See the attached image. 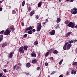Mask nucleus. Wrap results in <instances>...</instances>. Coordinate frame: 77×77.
Returning a JSON list of instances; mask_svg holds the SVG:
<instances>
[{
	"label": "nucleus",
	"mask_w": 77,
	"mask_h": 77,
	"mask_svg": "<svg viewBox=\"0 0 77 77\" xmlns=\"http://www.w3.org/2000/svg\"><path fill=\"white\" fill-rule=\"evenodd\" d=\"M5 32V31L4 30H2L0 32V34H3V33H4V32Z\"/></svg>",
	"instance_id": "36"
},
{
	"label": "nucleus",
	"mask_w": 77,
	"mask_h": 77,
	"mask_svg": "<svg viewBox=\"0 0 77 77\" xmlns=\"http://www.w3.org/2000/svg\"><path fill=\"white\" fill-rule=\"evenodd\" d=\"M68 47H71V46H72V45H71V44H69L68 45Z\"/></svg>",
	"instance_id": "43"
},
{
	"label": "nucleus",
	"mask_w": 77,
	"mask_h": 77,
	"mask_svg": "<svg viewBox=\"0 0 77 77\" xmlns=\"http://www.w3.org/2000/svg\"><path fill=\"white\" fill-rule=\"evenodd\" d=\"M73 65H76L77 66V62H74L73 63Z\"/></svg>",
	"instance_id": "33"
},
{
	"label": "nucleus",
	"mask_w": 77,
	"mask_h": 77,
	"mask_svg": "<svg viewBox=\"0 0 77 77\" xmlns=\"http://www.w3.org/2000/svg\"><path fill=\"white\" fill-rule=\"evenodd\" d=\"M69 44V43L68 42H67L65 43V45H68Z\"/></svg>",
	"instance_id": "45"
},
{
	"label": "nucleus",
	"mask_w": 77,
	"mask_h": 77,
	"mask_svg": "<svg viewBox=\"0 0 77 77\" xmlns=\"http://www.w3.org/2000/svg\"><path fill=\"white\" fill-rule=\"evenodd\" d=\"M48 64L47 63H46L45 64V66H48Z\"/></svg>",
	"instance_id": "47"
},
{
	"label": "nucleus",
	"mask_w": 77,
	"mask_h": 77,
	"mask_svg": "<svg viewBox=\"0 0 77 77\" xmlns=\"http://www.w3.org/2000/svg\"><path fill=\"white\" fill-rule=\"evenodd\" d=\"M21 24L22 26H24V23H22Z\"/></svg>",
	"instance_id": "50"
},
{
	"label": "nucleus",
	"mask_w": 77,
	"mask_h": 77,
	"mask_svg": "<svg viewBox=\"0 0 77 77\" xmlns=\"http://www.w3.org/2000/svg\"><path fill=\"white\" fill-rule=\"evenodd\" d=\"M55 30H54V29H53L52 30L51 32H49V34L51 35H54L55 34Z\"/></svg>",
	"instance_id": "7"
},
{
	"label": "nucleus",
	"mask_w": 77,
	"mask_h": 77,
	"mask_svg": "<svg viewBox=\"0 0 77 77\" xmlns=\"http://www.w3.org/2000/svg\"><path fill=\"white\" fill-rule=\"evenodd\" d=\"M37 70H39L40 69V67H38L37 68Z\"/></svg>",
	"instance_id": "49"
},
{
	"label": "nucleus",
	"mask_w": 77,
	"mask_h": 77,
	"mask_svg": "<svg viewBox=\"0 0 77 77\" xmlns=\"http://www.w3.org/2000/svg\"><path fill=\"white\" fill-rule=\"evenodd\" d=\"M6 45H7V43H3L2 45V47L3 48H4V47H6Z\"/></svg>",
	"instance_id": "21"
},
{
	"label": "nucleus",
	"mask_w": 77,
	"mask_h": 77,
	"mask_svg": "<svg viewBox=\"0 0 77 77\" xmlns=\"http://www.w3.org/2000/svg\"><path fill=\"white\" fill-rule=\"evenodd\" d=\"M25 5V1H24L22 3V6L23 7L24 6V5Z\"/></svg>",
	"instance_id": "25"
},
{
	"label": "nucleus",
	"mask_w": 77,
	"mask_h": 77,
	"mask_svg": "<svg viewBox=\"0 0 77 77\" xmlns=\"http://www.w3.org/2000/svg\"><path fill=\"white\" fill-rule=\"evenodd\" d=\"M63 62V59L61 60L59 62V65H60Z\"/></svg>",
	"instance_id": "27"
},
{
	"label": "nucleus",
	"mask_w": 77,
	"mask_h": 77,
	"mask_svg": "<svg viewBox=\"0 0 77 77\" xmlns=\"http://www.w3.org/2000/svg\"><path fill=\"white\" fill-rule=\"evenodd\" d=\"M7 64L8 65V64H9V61H7Z\"/></svg>",
	"instance_id": "59"
},
{
	"label": "nucleus",
	"mask_w": 77,
	"mask_h": 77,
	"mask_svg": "<svg viewBox=\"0 0 77 77\" xmlns=\"http://www.w3.org/2000/svg\"><path fill=\"white\" fill-rule=\"evenodd\" d=\"M37 24H38V25L37 26V32H39V31L41 30V29L42 28L41 24L38 23H37Z\"/></svg>",
	"instance_id": "3"
},
{
	"label": "nucleus",
	"mask_w": 77,
	"mask_h": 77,
	"mask_svg": "<svg viewBox=\"0 0 77 77\" xmlns=\"http://www.w3.org/2000/svg\"><path fill=\"white\" fill-rule=\"evenodd\" d=\"M59 2H61V0H59Z\"/></svg>",
	"instance_id": "64"
},
{
	"label": "nucleus",
	"mask_w": 77,
	"mask_h": 77,
	"mask_svg": "<svg viewBox=\"0 0 77 77\" xmlns=\"http://www.w3.org/2000/svg\"><path fill=\"white\" fill-rule=\"evenodd\" d=\"M65 24H68L69 23V21L67 20L65 22Z\"/></svg>",
	"instance_id": "35"
},
{
	"label": "nucleus",
	"mask_w": 77,
	"mask_h": 77,
	"mask_svg": "<svg viewBox=\"0 0 77 77\" xmlns=\"http://www.w3.org/2000/svg\"><path fill=\"white\" fill-rule=\"evenodd\" d=\"M2 3V1H0V4H1V3Z\"/></svg>",
	"instance_id": "62"
},
{
	"label": "nucleus",
	"mask_w": 77,
	"mask_h": 77,
	"mask_svg": "<svg viewBox=\"0 0 77 77\" xmlns=\"http://www.w3.org/2000/svg\"><path fill=\"white\" fill-rule=\"evenodd\" d=\"M18 51L19 53H24V51L23 49V46H22L19 48Z\"/></svg>",
	"instance_id": "5"
},
{
	"label": "nucleus",
	"mask_w": 77,
	"mask_h": 77,
	"mask_svg": "<svg viewBox=\"0 0 77 77\" xmlns=\"http://www.w3.org/2000/svg\"><path fill=\"white\" fill-rule=\"evenodd\" d=\"M27 34H25L23 36V38H26V37H27Z\"/></svg>",
	"instance_id": "37"
},
{
	"label": "nucleus",
	"mask_w": 77,
	"mask_h": 77,
	"mask_svg": "<svg viewBox=\"0 0 77 77\" xmlns=\"http://www.w3.org/2000/svg\"><path fill=\"white\" fill-rule=\"evenodd\" d=\"M70 12L72 14L75 15L77 14V9L76 8H74L71 10Z\"/></svg>",
	"instance_id": "1"
},
{
	"label": "nucleus",
	"mask_w": 77,
	"mask_h": 77,
	"mask_svg": "<svg viewBox=\"0 0 77 77\" xmlns=\"http://www.w3.org/2000/svg\"><path fill=\"white\" fill-rule=\"evenodd\" d=\"M32 31L33 32H35V31H36V30H35V29H32Z\"/></svg>",
	"instance_id": "46"
},
{
	"label": "nucleus",
	"mask_w": 77,
	"mask_h": 77,
	"mask_svg": "<svg viewBox=\"0 0 77 77\" xmlns=\"http://www.w3.org/2000/svg\"><path fill=\"white\" fill-rule=\"evenodd\" d=\"M59 77H63V75H60Z\"/></svg>",
	"instance_id": "56"
},
{
	"label": "nucleus",
	"mask_w": 77,
	"mask_h": 77,
	"mask_svg": "<svg viewBox=\"0 0 77 77\" xmlns=\"http://www.w3.org/2000/svg\"><path fill=\"white\" fill-rule=\"evenodd\" d=\"M74 42H77V40H74Z\"/></svg>",
	"instance_id": "55"
},
{
	"label": "nucleus",
	"mask_w": 77,
	"mask_h": 77,
	"mask_svg": "<svg viewBox=\"0 0 77 77\" xmlns=\"http://www.w3.org/2000/svg\"><path fill=\"white\" fill-rule=\"evenodd\" d=\"M32 63H37V60L36 59L33 60L32 61Z\"/></svg>",
	"instance_id": "16"
},
{
	"label": "nucleus",
	"mask_w": 77,
	"mask_h": 77,
	"mask_svg": "<svg viewBox=\"0 0 77 77\" xmlns=\"http://www.w3.org/2000/svg\"><path fill=\"white\" fill-rule=\"evenodd\" d=\"M67 49H69V48H70V47H69V46H67Z\"/></svg>",
	"instance_id": "53"
},
{
	"label": "nucleus",
	"mask_w": 77,
	"mask_h": 77,
	"mask_svg": "<svg viewBox=\"0 0 77 77\" xmlns=\"http://www.w3.org/2000/svg\"><path fill=\"white\" fill-rule=\"evenodd\" d=\"M59 27V24H57V26L56 27V29H58V28Z\"/></svg>",
	"instance_id": "34"
},
{
	"label": "nucleus",
	"mask_w": 77,
	"mask_h": 77,
	"mask_svg": "<svg viewBox=\"0 0 77 77\" xmlns=\"http://www.w3.org/2000/svg\"><path fill=\"white\" fill-rule=\"evenodd\" d=\"M19 67L20 66H17V64H16L13 67V69L14 70H15V69L16 70H18V69H19Z\"/></svg>",
	"instance_id": "6"
},
{
	"label": "nucleus",
	"mask_w": 77,
	"mask_h": 77,
	"mask_svg": "<svg viewBox=\"0 0 77 77\" xmlns=\"http://www.w3.org/2000/svg\"><path fill=\"white\" fill-rule=\"evenodd\" d=\"M11 32V30L9 29H7L6 31L4 32V35H9Z\"/></svg>",
	"instance_id": "4"
},
{
	"label": "nucleus",
	"mask_w": 77,
	"mask_h": 77,
	"mask_svg": "<svg viewBox=\"0 0 77 77\" xmlns=\"http://www.w3.org/2000/svg\"><path fill=\"white\" fill-rule=\"evenodd\" d=\"M0 38L1 39H3V35H0Z\"/></svg>",
	"instance_id": "42"
},
{
	"label": "nucleus",
	"mask_w": 77,
	"mask_h": 77,
	"mask_svg": "<svg viewBox=\"0 0 77 77\" xmlns=\"http://www.w3.org/2000/svg\"><path fill=\"white\" fill-rule=\"evenodd\" d=\"M2 11V8H0V12H1Z\"/></svg>",
	"instance_id": "52"
},
{
	"label": "nucleus",
	"mask_w": 77,
	"mask_h": 77,
	"mask_svg": "<svg viewBox=\"0 0 77 77\" xmlns=\"http://www.w3.org/2000/svg\"><path fill=\"white\" fill-rule=\"evenodd\" d=\"M4 72H7V70L6 69H4L3 70Z\"/></svg>",
	"instance_id": "44"
},
{
	"label": "nucleus",
	"mask_w": 77,
	"mask_h": 77,
	"mask_svg": "<svg viewBox=\"0 0 77 77\" xmlns=\"http://www.w3.org/2000/svg\"><path fill=\"white\" fill-rule=\"evenodd\" d=\"M29 30H27V28L26 29V30H25L24 33H27V31Z\"/></svg>",
	"instance_id": "48"
},
{
	"label": "nucleus",
	"mask_w": 77,
	"mask_h": 77,
	"mask_svg": "<svg viewBox=\"0 0 77 77\" xmlns=\"http://www.w3.org/2000/svg\"><path fill=\"white\" fill-rule=\"evenodd\" d=\"M75 26V24L74 23H72V22H70L69 24L67 25V26L71 27V28H74Z\"/></svg>",
	"instance_id": "2"
},
{
	"label": "nucleus",
	"mask_w": 77,
	"mask_h": 77,
	"mask_svg": "<svg viewBox=\"0 0 77 77\" xmlns=\"http://www.w3.org/2000/svg\"><path fill=\"white\" fill-rule=\"evenodd\" d=\"M49 59H50V60H53V57H50V58H49Z\"/></svg>",
	"instance_id": "41"
},
{
	"label": "nucleus",
	"mask_w": 77,
	"mask_h": 77,
	"mask_svg": "<svg viewBox=\"0 0 77 77\" xmlns=\"http://www.w3.org/2000/svg\"><path fill=\"white\" fill-rule=\"evenodd\" d=\"M71 32H68L66 35V37H68L69 36H70L71 35Z\"/></svg>",
	"instance_id": "18"
},
{
	"label": "nucleus",
	"mask_w": 77,
	"mask_h": 77,
	"mask_svg": "<svg viewBox=\"0 0 77 77\" xmlns=\"http://www.w3.org/2000/svg\"><path fill=\"white\" fill-rule=\"evenodd\" d=\"M16 13V12L14 10H13L12 11V14H15Z\"/></svg>",
	"instance_id": "38"
},
{
	"label": "nucleus",
	"mask_w": 77,
	"mask_h": 77,
	"mask_svg": "<svg viewBox=\"0 0 77 77\" xmlns=\"http://www.w3.org/2000/svg\"><path fill=\"white\" fill-rule=\"evenodd\" d=\"M2 40H3V38H0V42H1Z\"/></svg>",
	"instance_id": "54"
},
{
	"label": "nucleus",
	"mask_w": 77,
	"mask_h": 77,
	"mask_svg": "<svg viewBox=\"0 0 77 77\" xmlns=\"http://www.w3.org/2000/svg\"><path fill=\"white\" fill-rule=\"evenodd\" d=\"M32 29H33V28L31 26H30L26 28V30H32Z\"/></svg>",
	"instance_id": "14"
},
{
	"label": "nucleus",
	"mask_w": 77,
	"mask_h": 77,
	"mask_svg": "<svg viewBox=\"0 0 77 77\" xmlns=\"http://www.w3.org/2000/svg\"><path fill=\"white\" fill-rule=\"evenodd\" d=\"M31 66V64L30 63H27L26 65V68H29Z\"/></svg>",
	"instance_id": "10"
},
{
	"label": "nucleus",
	"mask_w": 77,
	"mask_h": 77,
	"mask_svg": "<svg viewBox=\"0 0 77 77\" xmlns=\"http://www.w3.org/2000/svg\"><path fill=\"white\" fill-rule=\"evenodd\" d=\"M45 21H46V22H48V20L46 19V20Z\"/></svg>",
	"instance_id": "60"
},
{
	"label": "nucleus",
	"mask_w": 77,
	"mask_h": 77,
	"mask_svg": "<svg viewBox=\"0 0 77 77\" xmlns=\"http://www.w3.org/2000/svg\"><path fill=\"white\" fill-rule=\"evenodd\" d=\"M66 2H68L70 0H66Z\"/></svg>",
	"instance_id": "61"
},
{
	"label": "nucleus",
	"mask_w": 77,
	"mask_h": 77,
	"mask_svg": "<svg viewBox=\"0 0 77 77\" xmlns=\"http://www.w3.org/2000/svg\"><path fill=\"white\" fill-rule=\"evenodd\" d=\"M54 50V49L52 48L51 49L49 50H48V51L50 52V53H52L53 52V51Z\"/></svg>",
	"instance_id": "20"
},
{
	"label": "nucleus",
	"mask_w": 77,
	"mask_h": 77,
	"mask_svg": "<svg viewBox=\"0 0 77 77\" xmlns=\"http://www.w3.org/2000/svg\"><path fill=\"white\" fill-rule=\"evenodd\" d=\"M18 65L19 66H21L22 65V64L21 63H18Z\"/></svg>",
	"instance_id": "51"
},
{
	"label": "nucleus",
	"mask_w": 77,
	"mask_h": 77,
	"mask_svg": "<svg viewBox=\"0 0 77 77\" xmlns=\"http://www.w3.org/2000/svg\"><path fill=\"white\" fill-rule=\"evenodd\" d=\"M69 72L68 71H67L66 74V75H69Z\"/></svg>",
	"instance_id": "32"
},
{
	"label": "nucleus",
	"mask_w": 77,
	"mask_h": 77,
	"mask_svg": "<svg viewBox=\"0 0 77 77\" xmlns=\"http://www.w3.org/2000/svg\"><path fill=\"white\" fill-rule=\"evenodd\" d=\"M23 49L24 50H27V48H29V46L27 45H26V46H24L23 47Z\"/></svg>",
	"instance_id": "13"
},
{
	"label": "nucleus",
	"mask_w": 77,
	"mask_h": 77,
	"mask_svg": "<svg viewBox=\"0 0 77 77\" xmlns=\"http://www.w3.org/2000/svg\"><path fill=\"white\" fill-rule=\"evenodd\" d=\"M31 10H32V8L31 7H29L28 8V11L29 12H30V11H31Z\"/></svg>",
	"instance_id": "30"
},
{
	"label": "nucleus",
	"mask_w": 77,
	"mask_h": 77,
	"mask_svg": "<svg viewBox=\"0 0 77 77\" xmlns=\"http://www.w3.org/2000/svg\"><path fill=\"white\" fill-rule=\"evenodd\" d=\"M71 74H74L75 75V74H76V71H75V70L74 69H73L71 72Z\"/></svg>",
	"instance_id": "12"
},
{
	"label": "nucleus",
	"mask_w": 77,
	"mask_h": 77,
	"mask_svg": "<svg viewBox=\"0 0 77 77\" xmlns=\"http://www.w3.org/2000/svg\"><path fill=\"white\" fill-rule=\"evenodd\" d=\"M3 73H1L0 74V77H2L3 75Z\"/></svg>",
	"instance_id": "40"
},
{
	"label": "nucleus",
	"mask_w": 77,
	"mask_h": 77,
	"mask_svg": "<svg viewBox=\"0 0 77 77\" xmlns=\"http://www.w3.org/2000/svg\"><path fill=\"white\" fill-rule=\"evenodd\" d=\"M32 30H30L28 31V34H32Z\"/></svg>",
	"instance_id": "23"
},
{
	"label": "nucleus",
	"mask_w": 77,
	"mask_h": 77,
	"mask_svg": "<svg viewBox=\"0 0 77 77\" xmlns=\"http://www.w3.org/2000/svg\"><path fill=\"white\" fill-rule=\"evenodd\" d=\"M31 57H36V54L35 53V52H33L31 53Z\"/></svg>",
	"instance_id": "8"
},
{
	"label": "nucleus",
	"mask_w": 77,
	"mask_h": 77,
	"mask_svg": "<svg viewBox=\"0 0 77 77\" xmlns=\"http://www.w3.org/2000/svg\"><path fill=\"white\" fill-rule=\"evenodd\" d=\"M42 5V2H39L38 5V7H41Z\"/></svg>",
	"instance_id": "15"
},
{
	"label": "nucleus",
	"mask_w": 77,
	"mask_h": 77,
	"mask_svg": "<svg viewBox=\"0 0 77 77\" xmlns=\"http://www.w3.org/2000/svg\"><path fill=\"white\" fill-rule=\"evenodd\" d=\"M36 16L35 17V18L36 19L38 20L39 19V15H35Z\"/></svg>",
	"instance_id": "29"
},
{
	"label": "nucleus",
	"mask_w": 77,
	"mask_h": 77,
	"mask_svg": "<svg viewBox=\"0 0 77 77\" xmlns=\"http://www.w3.org/2000/svg\"><path fill=\"white\" fill-rule=\"evenodd\" d=\"M14 51H13L10 53V54L8 55L9 58H11L13 56V54H14Z\"/></svg>",
	"instance_id": "9"
},
{
	"label": "nucleus",
	"mask_w": 77,
	"mask_h": 77,
	"mask_svg": "<svg viewBox=\"0 0 77 77\" xmlns=\"http://www.w3.org/2000/svg\"><path fill=\"white\" fill-rule=\"evenodd\" d=\"M60 21H61V19L60 18V17H59L57 20V23H59Z\"/></svg>",
	"instance_id": "19"
},
{
	"label": "nucleus",
	"mask_w": 77,
	"mask_h": 77,
	"mask_svg": "<svg viewBox=\"0 0 77 77\" xmlns=\"http://www.w3.org/2000/svg\"><path fill=\"white\" fill-rule=\"evenodd\" d=\"M38 41L35 42L34 43V45H38Z\"/></svg>",
	"instance_id": "26"
},
{
	"label": "nucleus",
	"mask_w": 77,
	"mask_h": 77,
	"mask_svg": "<svg viewBox=\"0 0 77 77\" xmlns=\"http://www.w3.org/2000/svg\"><path fill=\"white\" fill-rule=\"evenodd\" d=\"M74 1V0H70V2H72Z\"/></svg>",
	"instance_id": "58"
},
{
	"label": "nucleus",
	"mask_w": 77,
	"mask_h": 77,
	"mask_svg": "<svg viewBox=\"0 0 77 77\" xmlns=\"http://www.w3.org/2000/svg\"><path fill=\"white\" fill-rule=\"evenodd\" d=\"M49 52H47L46 54L45 55V56H48V55L49 54Z\"/></svg>",
	"instance_id": "31"
},
{
	"label": "nucleus",
	"mask_w": 77,
	"mask_h": 77,
	"mask_svg": "<svg viewBox=\"0 0 77 77\" xmlns=\"http://www.w3.org/2000/svg\"><path fill=\"white\" fill-rule=\"evenodd\" d=\"M34 14H35V11H32L30 13L29 15L31 16H32V15H33Z\"/></svg>",
	"instance_id": "17"
},
{
	"label": "nucleus",
	"mask_w": 77,
	"mask_h": 77,
	"mask_svg": "<svg viewBox=\"0 0 77 77\" xmlns=\"http://www.w3.org/2000/svg\"><path fill=\"white\" fill-rule=\"evenodd\" d=\"M58 51L57 50H55L54 52L53 53L54 54H57V53H58Z\"/></svg>",
	"instance_id": "22"
},
{
	"label": "nucleus",
	"mask_w": 77,
	"mask_h": 77,
	"mask_svg": "<svg viewBox=\"0 0 77 77\" xmlns=\"http://www.w3.org/2000/svg\"><path fill=\"white\" fill-rule=\"evenodd\" d=\"M38 56H40V54H38Z\"/></svg>",
	"instance_id": "63"
},
{
	"label": "nucleus",
	"mask_w": 77,
	"mask_h": 77,
	"mask_svg": "<svg viewBox=\"0 0 77 77\" xmlns=\"http://www.w3.org/2000/svg\"><path fill=\"white\" fill-rule=\"evenodd\" d=\"M42 24H43L44 25H45V22H43L42 23Z\"/></svg>",
	"instance_id": "57"
},
{
	"label": "nucleus",
	"mask_w": 77,
	"mask_h": 77,
	"mask_svg": "<svg viewBox=\"0 0 77 77\" xmlns=\"http://www.w3.org/2000/svg\"><path fill=\"white\" fill-rule=\"evenodd\" d=\"M10 29H11V30H12L13 32H14L15 30L14 29V26L13 25H12L10 27Z\"/></svg>",
	"instance_id": "11"
},
{
	"label": "nucleus",
	"mask_w": 77,
	"mask_h": 77,
	"mask_svg": "<svg viewBox=\"0 0 77 77\" xmlns=\"http://www.w3.org/2000/svg\"><path fill=\"white\" fill-rule=\"evenodd\" d=\"M54 73H56V72H52V73H51V75H52L53 74H54Z\"/></svg>",
	"instance_id": "39"
},
{
	"label": "nucleus",
	"mask_w": 77,
	"mask_h": 77,
	"mask_svg": "<svg viewBox=\"0 0 77 77\" xmlns=\"http://www.w3.org/2000/svg\"><path fill=\"white\" fill-rule=\"evenodd\" d=\"M68 42L69 44H72V43L73 42V41L72 40H69V41Z\"/></svg>",
	"instance_id": "28"
},
{
	"label": "nucleus",
	"mask_w": 77,
	"mask_h": 77,
	"mask_svg": "<svg viewBox=\"0 0 77 77\" xmlns=\"http://www.w3.org/2000/svg\"><path fill=\"white\" fill-rule=\"evenodd\" d=\"M63 48L64 50H66V45H64V46L63 47Z\"/></svg>",
	"instance_id": "24"
}]
</instances>
